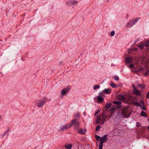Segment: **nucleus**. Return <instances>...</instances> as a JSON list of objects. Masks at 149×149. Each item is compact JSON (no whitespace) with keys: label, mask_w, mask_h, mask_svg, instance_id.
<instances>
[{"label":"nucleus","mask_w":149,"mask_h":149,"mask_svg":"<svg viewBox=\"0 0 149 149\" xmlns=\"http://www.w3.org/2000/svg\"><path fill=\"white\" fill-rule=\"evenodd\" d=\"M129 67L130 68H136V67H135L134 66V65L133 64H131L129 66Z\"/></svg>","instance_id":"nucleus-29"},{"label":"nucleus","mask_w":149,"mask_h":149,"mask_svg":"<svg viewBox=\"0 0 149 149\" xmlns=\"http://www.w3.org/2000/svg\"><path fill=\"white\" fill-rule=\"evenodd\" d=\"M143 70V67L142 66H140L138 67L136 69V74L139 72V71Z\"/></svg>","instance_id":"nucleus-12"},{"label":"nucleus","mask_w":149,"mask_h":149,"mask_svg":"<svg viewBox=\"0 0 149 149\" xmlns=\"http://www.w3.org/2000/svg\"><path fill=\"white\" fill-rule=\"evenodd\" d=\"M99 95L100 96L102 95H103V93H99Z\"/></svg>","instance_id":"nucleus-43"},{"label":"nucleus","mask_w":149,"mask_h":149,"mask_svg":"<svg viewBox=\"0 0 149 149\" xmlns=\"http://www.w3.org/2000/svg\"><path fill=\"white\" fill-rule=\"evenodd\" d=\"M125 60L126 63H131L132 61V59L131 57H128L125 58Z\"/></svg>","instance_id":"nucleus-7"},{"label":"nucleus","mask_w":149,"mask_h":149,"mask_svg":"<svg viewBox=\"0 0 149 149\" xmlns=\"http://www.w3.org/2000/svg\"><path fill=\"white\" fill-rule=\"evenodd\" d=\"M119 106H114L113 107H111L109 111L111 115H112L116 111L117 109L119 108Z\"/></svg>","instance_id":"nucleus-4"},{"label":"nucleus","mask_w":149,"mask_h":149,"mask_svg":"<svg viewBox=\"0 0 149 149\" xmlns=\"http://www.w3.org/2000/svg\"><path fill=\"white\" fill-rule=\"evenodd\" d=\"M141 116L146 117L147 116V114L144 112L143 111H142L141 113Z\"/></svg>","instance_id":"nucleus-17"},{"label":"nucleus","mask_w":149,"mask_h":149,"mask_svg":"<svg viewBox=\"0 0 149 149\" xmlns=\"http://www.w3.org/2000/svg\"><path fill=\"white\" fill-rule=\"evenodd\" d=\"M146 98H149V92H148L147 94Z\"/></svg>","instance_id":"nucleus-37"},{"label":"nucleus","mask_w":149,"mask_h":149,"mask_svg":"<svg viewBox=\"0 0 149 149\" xmlns=\"http://www.w3.org/2000/svg\"><path fill=\"white\" fill-rule=\"evenodd\" d=\"M104 114L105 113L103 112L101 115L97 116L96 123L97 124L102 125L104 123L106 118V116Z\"/></svg>","instance_id":"nucleus-1"},{"label":"nucleus","mask_w":149,"mask_h":149,"mask_svg":"<svg viewBox=\"0 0 149 149\" xmlns=\"http://www.w3.org/2000/svg\"><path fill=\"white\" fill-rule=\"evenodd\" d=\"M70 126H71L70 125H69L68 124H67L65 126H63L62 127H61L60 129V131H62L66 130L68 128H69Z\"/></svg>","instance_id":"nucleus-6"},{"label":"nucleus","mask_w":149,"mask_h":149,"mask_svg":"<svg viewBox=\"0 0 149 149\" xmlns=\"http://www.w3.org/2000/svg\"><path fill=\"white\" fill-rule=\"evenodd\" d=\"M148 129H149V126L148 127Z\"/></svg>","instance_id":"nucleus-48"},{"label":"nucleus","mask_w":149,"mask_h":149,"mask_svg":"<svg viewBox=\"0 0 149 149\" xmlns=\"http://www.w3.org/2000/svg\"><path fill=\"white\" fill-rule=\"evenodd\" d=\"M77 3V1H74L73 2V3L72 4V5H74V4Z\"/></svg>","instance_id":"nucleus-42"},{"label":"nucleus","mask_w":149,"mask_h":149,"mask_svg":"<svg viewBox=\"0 0 149 149\" xmlns=\"http://www.w3.org/2000/svg\"><path fill=\"white\" fill-rule=\"evenodd\" d=\"M134 104L136 106L140 107H141V106L139 103L137 102H135Z\"/></svg>","instance_id":"nucleus-27"},{"label":"nucleus","mask_w":149,"mask_h":149,"mask_svg":"<svg viewBox=\"0 0 149 149\" xmlns=\"http://www.w3.org/2000/svg\"><path fill=\"white\" fill-rule=\"evenodd\" d=\"M100 140L101 141L100 143V144H103V143H104L105 142L103 141L102 140Z\"/></svg>","instance_id":"nucleus-39"},{"label":"nucleus","mask_w":149,"mask_h":149,"mask_svg":"<svg viewBox=\"0 0 149 149\" xmlns=\"http://www.w3.org/2000/svg\"><path fill=\"white\" fill-rule=\"evenodd\" d=\"M139 87H141L142 89H143V88H144L145 86L143 84L139 85Z\"/></svg>","instance_id":"nucleus-26"},{"label":"nucleus","mask_w":149,"mask_h":149,"mask_svg":"<svg viewBox=\"0 0 149 149\" xmlns=\"http://www.w3.org/2000/svg\"><path fill=\"white\" fill-rule=\"evenodd\" d=\"M100 86L99 85H97L94 86L93 87V89L94 90H96L97 88H100Z\"/></svg>","instance_id":"nucleus-23"},{"label":"nucleus","mask_w":149,"mask_h":149,"mask_svg":"<svg viewBox=\"0 0 149 149\" xmlns=\"http://www.w3.org/2000/svg\"><path fill=\"white\" fill-rule=\"evenodd\" d=\"M149 74V71H147L145 73V75H148Z\"/></svg>","instance_id":"nucleus-36"},{"label":"nucleus","mask_w":149,"mask_h":149,"mask_svg":"<svg viewBox=\"0 0 149 149\" xmlns=\"http://www.w3.org/2000/svg\"><path fill=\"white\" fill-rule=\"evenodd\" d=\"M95 138L97 140V141L100 140V139L101 138L100 136H99L96 135L95 136Z\"/></svg>","instance_id":"nucleus-30"},{"label":"nucleus","mask_w":149,"mask_h":149,"mask_svg":"<svg viewBox=\"0 0 149 149\" xmlns=\"http://www.w3.org/2000/svg\"><path fill=\"white\" fill-rule=\"evenodd\" d=\"M144 46V44H141L140 45L138 46V47H139L140 48L142 49L143 48V46Z\"/></svg>","instance_id":"nucleus-31"},{"label":"nucleus","mask_w":149,"mask_h":149,"mask_svg":"<svg viewBox=\"0 0 149 149\" xmlns=\"http://www.w3.org/2000/svg\"><path fill=\"white\" fill-rule=\"evenodd\" d=\"M144 46L146 47H149V41H148L147 42H146L144 43Z\"/></svg>","instance_id":"nucleus-18"},{"label":"nucleus","mask_w":149,"mask_h":149,"mask_svg":"<svg viewBox=\"0 0 149 149\" xmlns=\"http://www.w3.org/2000/svg\"><path fill=\"white\" fill-rule=\"evenodd\" d=\"M79 123L78 121L77 120L75 119L72 120L71 122V123L70 124V126L73 125L75 129L77 130L79 127Z\"/></svg>","instance_id":"nucleus-3"},{"label":"nucleus","mask_w":149,"mask_h":149,"mask_svg":"<svg viewBox=\"0 0 149 149\" xmlns=\"http://www.w3.org/2000/svg\"><path fill=\"white\" fill-rule=\"evenodd\" d=\"M136 49L134 48L132 49V50L136 51Z\"/></svg>","instance_id":"nucleus-45"},{"label":"nucleus","mask_w":149,"mask_h":149,"mask_svg":"<svg viewBox=\"0 0 149 149\" xmlns=\"http://www.w3.org/2000/svg\"><path fill=\"white\" fill-rule=\"evenodd\" d=\"M113 78L116 80H117V81H118L119 80V77L117 76H114Z\"/></svg>","instance_id":"nucleus-28"},{"label":"nucleus","mask_w":149,"mask_h":149,"mask_svg":"<svg viewBox=\"0 0 149 149\" xmlns=\"http://www.w3.org/2000/svg\"><path fill=\"white\" fill-rule=\"evenodd\" d=\"M136 70H132V72H135L136 73Z\"/></svg>","instance_id":"nucleus-40"},{"label":"nucleus","mask_w":149,"mask_h":149,"mask_svg":"<svg viewBox=\"0 0 149 149\" xmlns=\"http://www.w3.org/2000/svg\"><path fill=\"white\" fill-rule=\"evenodd\" d=\"M68 91L69 89H63L61 91V94L63 95H66V93Z\"/></svg>","instance_id":"nucleus-9"},{"label":"nucleus","mask_w":149,"mask_h":149,"mask_svg":"<svg viewBox=\"0 0 149 149\" xmlns=\"http://www.w3.org/2000/svg\"><path fill=\"white\" fill-rule=\"evenodd\" d=\"M41 102L40 103H38V106L39 107H42V106L43 105V103L45 102Z\"/></svg>","instance_id":"nucleus-22"},{"label":"nucleus","mask_w":149,"mask_h":149,"mask_svg":"<svg viewBox=\"0 0 149 149\" xmlns=\"http://www.w3.org/2000/svg\"><path fill=\"white\" fill-rule=\"evenodd\" d=\"M142 109L144 110H146V108L144 107H142Z\"/></svg>","instance_id":"nucleus-41"},{"label":"nucleus","mask_w":149,"mask_h":149,"mask_svg":"<svg viewBox=\"0 0 149 149\" xmlns=\"http://www.w3.org/2000/svg\"><path fill=\"white\" fill-rule=\"evenodd\" d=\"M111 103H107V104L105 105V107L107 109H108L109 108V107H110L111 106Z\"/></svg>","instance_id":"nucleus-19"},{"label":"nucleus","mask_w":149,"mask_h":149,"mask_svg":"<svg viewBox=\"0 0 149 149\" xmlns=\"http://www.w3.org/2000/svg\"><path fill=\"white\" fill-rule=\"evenodd\" d=\"M72 146V145L71 144H67L65 146V147L66 148L71 149Z\"/></svg>","instance_id":"nucleus-16"},{"label":"nucleus","mask_w":149,"mask_h":149,"mask_svg":"<svg viewBox=\"0 0 149 149\" xmlns=\"http://www.w3.org/2000/svg\"><path fill=\"white\" fill-rule=\"evenodd\" d=\"M107 118L108 119H109L110 118V115H109V117H108V118Z\"/></svg>","instance_id":"nucleus-46"},{"label":"nucleus","mask_w":149,"mask_h":149,"mask_svg":"<svg viewBox=\"0 0 149 149\" xmlns=\"http://www.w3.org/2000/svg\"><path fill=\"white\" fill-rule=\"evenodd\" d=\"M133 87L134 89L133 93L134 94L137 95H139L141 94V92L139 90H137L134 86H133Z\"/></svg>","instance_id":"nucleus-5"},{"label":"nucleus","mask_w":149,"mask_h":149,"mask_svg":"<svg viewBox=\"0 0 149 149\" xmlns=\"http://www.w3.org/2000/svg\"><path fill=\"white\" fill-rule=\"evenodd\" d=\"M99 111H98L97 112L95 113V115H96L97 114Z\"/></svg>","instance_id":"nucleus-44"},{"label":"nucleus","mask_w":149,"mask_h":149,"mask_svg":"<svg viewBox=\"0 0 149 149\" xmlns=\"http://www.w3.org/2000/svg\"><path fill=\"white\" fill-rule=\"evenodd\" d=\"M103 145L101 144H99V149H102Z\"/></svg>","instance_id":"nucleus-32"},{"label":"nucleus","mask_w":149,"mask_h":149,"mask_svg":"<svg viewBox=\"0 0 149 149\" xmlns=\"http://www.w3.org/2000/svg\"><path fill=\"white\" fill-rule=\"evenodd\" d=\"M115 34V31H112L111 33V36H113Z\"/></svg>","instance_id":"nucleus-34"},{"label":"nucleus","mask_w":149,"mask_h":149,"mask_svg":"<svg viewBox=\"0 0 149 149\" xmlns=\"http://www.w3.org/2000/svg\"><path fill=\"white\" fill-rule=\"evenodd\" d=\"M111 86L113 88H115L117 86L115 84L112 82L111 84Z\"/></svg>","instance_id":"nucleus-24"},{"label":"nucleus","mask_w":149,"mask_h":149,"mask_svg":"<svg viewBox=\"0 0 149 149\" xmlns=\"http://www.w3.org/2000/svg\"><path fill=\"white\" fill-rule=\"evenodd\" d=\"M80 116V114L79 113H77L76 115L75 116V117L77 118H78Z\"/></svg>","instance_id":"nucleus-35"},{"label":"nucleus","mask_w":149,"mask_h":149,"mask_svg":"<svg viewBox=\"0 0 149 149\" xmlns=\"http://www.w3.org/2000/svg\"><path fill=\"white\" fill-rule=\"evenodd\" d=\"M132 25H131V24L130 22V21L129 22H128L127 23V25L126 27H130V26H132Z\"/></svg>","instance_id":"nucleus-25"},{"label":"nucleus","mask_w":149,"mask_h":149,"mask_svg":"<svg viewBox=\"0 0 149 149\" xmlns=\"http://www.w3.org/2000/svg\"><path fill=\"white\" fill-rule=\"evenodd\" d=\"M113 103L117 105L120 104H121V102L118 101H114L113 102Z\"/></svg>","instance_id":"nucleus-20"},{"label":"nucleus","mask_w":149,"mask_h":149,"mask_svg":"<svg viewBox=\"0 0 149 149\" xmlns=\"http://www.w3.org/2000/svg\"><path fill=\"white\" fill-rule=\"evenodd\" d=\"M104 92L106 93L109 94L111 93V90L109 88L105 89L104 90Z\"/></svg>","instance_id":"nucleus-14"},{"label":"nucleus","mask_w":149,"mask_h":149,"mask_svg":"<svg viewBox=\"0 0 149 149\" xmlns=\"http://www.w3.org/2000/svg\"><path fill=\"white\" fill-rule=\"evenodd\" d=\"M142 103L143 104H144V102L143 101H142Z\"/></svg>","instance_id":"nucleus-47"},{"label":"nucleus","mask_w":149,"mask_h":149,"mask_svg":"<svg viewBox=\"0 0 149 149\" xmlns=\"http://www.w3.org/2000/svg\"><path fill=\"white\" fill-rule=\"evenodd\" d=\"M129 111V108L127 107L123 108L122 109V113L125 118H127L131 114Z\"/></svg>","instance_id":"nucleus-2"},{"label":"nucleus","mask_w":149,"mask_h":149,"mask_svg":"<svg viewBox=\"0 0 149 149\" xmlns=\"http://www.w3.org/2000/svg\"><path fill=\"white\" fill-rule=\"evenodd\" d=\"M118 98L120 100H124V99H125V97L123 95H118Z\"/></svg>","instance_id":"nucleus-15"},{"label":"nucleus","mask_w":149,"mask_h":149,"mask_svg":"<svg viewBox=\"0 0 149 149\" xmlns=\"http://www.w3.org/2000/svg\"><path fill=\"white\" fill-rule=\"evenodd\" d=\"M107 135H105L101 138L99 140H102L103 141L106 142L107 140Z\"/></svg>","instance_id":"nucleus-10"},{"label":"nucleus","mask_w":149,"mask_h":149,"mask_svg":"<svg viewBox=\"0 0 149 149\" xmlns=\"http://www.w3.org/2000/svg\"><path fill=\"white\" fill-rule=\"evenodd\" d=\"M100 140L101 141L100 143V144H103V143H104L105 142L103 141L102 140Z\"/></svg>","instance_id":"nucleus-38"},{"label":"nucleus","mask_w":149,"mask_h":149,"mask_svg":"<svg viewBox=\"0 0 149 149\" xmlns=\"http://www.w3.org/2000/svg\"><path fill=\"white\" fill-rule=\"evenodd\" d=\"M97 99L100 102H102L103 101V98L100 96H97Z\"/></svg>","instance_id":"nucleus-13"},{"label":"nucleus","mask_w":149,"mask_h":149,"mask_svg":"<svg viewBox=\"0 0 149 149\" xmlns=\"http://www.w3.org/2000/svg\"><path fill=\"white\" fill-rule=\"evenodd\" d=\"M86 131V129H82L80 128L78 131V133L81 134H84Z\"/></svg>","instance_id":"nucleus-8"},{"label":"nucleus","mask_w":149,"mask_h":149,"mask_svg":"<svg viewBox=\"0 0 149 149\" xmlns=\"http://www.w3.org/2000/svg\"><path fill=\"white\" fill-rule=\"evenodd\" d=\"M139 19V18H136L134 20L132 21H130V22L131 24V25H134Z\"/></svg>","instance_id":"nucleus-11"},{"label":"nucleus","mask_w":149,"mask_h":149,"mask_svg":"<svg viewBox=\"0 0 149 149\" xmlns=\"http://www.w3.org/2000/svg\"><path fill=\"white\" fill-rule=\"evenodd\" d=\"M141 58L143 61H147L146 59V58L144 56H142L141 57Z\"/></svg>","instance_id":"nucleus-21"},{"label":"nucleus","mask_w":149,"mask_h":149,"mask_svg":"<svg viewBox=\"0 0 149 149\" xmlns=\"http://www.w3.org/2000/svg\"><path fill=\"white\" fill-rule=\"evenodd\" d=\"M100 126L99 125L97 126L96 128V131H98L100 128Z\"/></svg>","instance_id":"nucleus-33"}]
</instances>
